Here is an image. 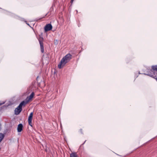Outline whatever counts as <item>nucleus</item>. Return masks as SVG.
Segmentation results:
<instances>
[{"instance_id":"nucleus-1","label":"nucleus","mask_w":157,"mask_h":157,"mask_svg":"<svg viewBox=\"0 0 157 157\" xmlns=\"http://www.w3.org/2000/svg\"><path fill=\"white\" fill-rule=\"evenodd\" d=\"M72 55L70 54L66 55L61 60L59 64L58 65V67L61 68L63 67L71 59Z\"/></svg>"},{"instance_id":"nucleus-2","label":"nucleus","mask_w":157,"mask_h":157,"mask_svg":"<svg viewBox=\"0 0 157 157\" xmlns=\"http://www.w3.org/2000/svg\"><path fill=\"white\" fill-rule=\"evenodd\" d=\"M27 104V102L24 101L21 102L19 105L15 109L14 113L16 115L19 114L22 110V106H25Z\"/></svg>"},{"instance_id":"nucleus-3","label":"nucleus","mask_w":157,"mask_h":157,"mask_svg":"<svg viewBox=\"0 0 157 157\" xmlns=\"http://www.w3.org/2000/svg\"><path fill=\"white\" fill-rule=\"evenodd\" d=\"M38 40L40 43L41 52L42 53H43L44 52V48L43 46V41L44 39L42 37H40L38 39Z\"/></svg>"},{"instance_id":"nucleus-4","label":"nucleus","mask_w":157,"mask_h":157,"mask_svg":"<svg viewBox=\"0 0 157 157\" xmlns=\"http://www.w3.org/2000/svg\"><path fill=\"white\" fill-rule=\"evenodd\" d=\"M52 26L51 24L46 25L44 27L45 31L47 32L51 30L52 29Z\"/></svg>"},{"instance_id":"nucleus-5","label":"nucleus","mask_w":157,"mask_h":157,"mask_svg":"<svg viewBox=\"0 0 157 157\" xmlns=\"http://www.w3.org/2000/svg\"><path fill=\"white\" fill-rule=\"evenodd\" d=\"M34 92H32L31 94L29 95V96L25 100V102H27V103L30 100H31L32 98H33L34 96Z\"/></svg>"},{"instance_id":"nucleus-6","label":"nucleus","mask_w":157,"mask_h":157,"mask_svg":"<svg viewBox=\"0 0 157 157\" xmlns=\"http://www.w3.org/2000/svg\"><path fill=\"white\" fill-rule=\"evenodd\" d=\"M23 125L22 124H19L17 126V131L18 132H20L22 130Z\"/></svg>"},{"instance_id":"nucleus-7","label":"nucleus","mask_w":157,"mask_h":157,"mask_svg":"<svg viewBox=\"0 0 157 157\" xmlns=\"http://www.w3.org/2000/svg\"><path fill=\"white\" fill-rule=\"evenodd\" d=\"M33 114V112H31L30 114V115L28 117V121H32Z\"/></svg>"},{"instance_id":"nucleus-8","label":"nucleus","mask_w":157,"mask_h":157,"mask_svg":"<svg viewBox=\"0 0 157 157\" xmlns=\"http://www.w3.org/2000/svg\"><path fill=\"white\" fill-rule=\"evenodd\" d=\"M70 157H78V155L76 153L73 152L70 154Z\"/></svg>"},{"instance_id":"nucleus-9","label":"nucleus","mask_w":157,"mask_h":157,"mask_svg":"<svg viewBox=\"0 0 157 157\" xmlns=\"http://www.w3.org/2000/svg\"><path fill=\"white\" fill-rule=\"evenodd\" d=\"M152 69L153 71H157V65L152 66Z\"/></svg>"},{"instance_id":"nucleus-10","label":"nucleus","mask_w":157,"mask_h":157,"mask_svg":"<svg viewBox=\"0 0 157 157\" xmlns=\"http://www.w3.org/2000/svg\"><path fill=\"white\" fill-rule=\"evenodd\" d=\"M147 75H149V76H150L151 77H153L156 80V81H157V78L156 77V76H153V75H151L150 74H147Z\"/></svg>"},{"instance_id":"nucleus-11","label":"nucleus","mask_w":157,"mask_h":157,"mask_svg":"<svg viewBox=\"0 0 157 157\" xmlns=\"http://www.w3.org/2000/svg\"><path fill=\"white\" fill-rule=\"evenodd\" d=\"M54 43L55 45H57L58 44V41L57 40H54Z\"/></svg>"},{"instance_id":"nucleus-12","label":"nucleus","mask_w":157,"mask_h":157,"mask_svg":"<svg viewBox=\"0 0 157 157\" xmlns=\"http://www.w3.org/2000/svg\"><path fill=\"white\" fill-rule=\"evenodd\" d=\"M32 121H28V123L29 125L31 126H32Z\"/></svg>"},{"instance_id":"nucleus-13","label":"nucleus","mask_w":157,"mask_h":157,"mask_svg":"<svg viewBox=\"0 0 157 157\" xmlns=\"http://www.w3.org/2000/svg\"><path fill=\"white\" fill-rule=\"evenodd\" d=\"M4 103V102H3L2 103H1L0 102V106L1 105H2V104H3Z\"/></svg>"},{"instance_id":"nucleus-14","label":"nucleus","mask_w":157,"mask_h":157,"mask_svg":"<svg viewBox=\"0 0 157 157\" xmlns=\"http://www.w3.org/2000/svg\"><path fill=\"white\" fill-rule=\"evenodd\" d=\"M74 0H71V2H72Z\"/></svg>"},{"instance_id":"nucleus-15","label":"nucleus","mask_w":157,"mask_h":157,"mask_svg":"<svg viewBox=\"0 0 157 157\" xmlns=\"http://www.w3.org/2000/svg\"><path fill=\"white\" fill-rule=\"evenodd\" d=\"M27 24V25H29V24Z\"/></svg>"},{"instance_id":"nucleus-16","label":"nucleus","mask_w":157,"mask_h":157,"mask_svg":"<svg viewBox=\"0 0 157 157\" xmlns=\"http://www.w3.org/2000/svg\"><path fill=\"white\" fill-rule=\"evenodd\" d=\"M151 71V72H153V71Z\"/></svg>"}]
</instances>
